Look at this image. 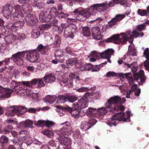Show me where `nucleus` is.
I'll list each match as a JSON object with an SVG mask.
<instances>
[{"label":"nucleus","instance_id":"f257e3e1","mask_svg":"<svg viewBox=\"0 0 149 149\" xmlns=\"http://www.w3.org/2000/svg\"><path fill=\"white\" fill-rule=\"evenodd\" d=\"M121 0H113V1L108 2L105 1L101 3L93 5L90 7L84 8L79 7L75 9L71 13V14L74 15L72 18H68V21L70 22H76L77 20L80 21H84L89 17L91 15H95L97 13V11L102 12L110 7H112L114 5V3L118 4Z\"/></svg>","mask_w":149,"mask_h":149},{"label":"nucleus","instance_id":"f03ea898","mask_svg":"<svg viewBox=\"0 0 149 149\" xmlns=\"http://www.w3.org/2000/svg\"><path fill=\"white\" fill-rule=\"evenodd\" d=\"M126 101L125 98H121L118 96H114L107 100L105 104L104 107L97 109L90 107L87 110L86 114L89 117H94L95 113H98L102 116L105 115L108 112H113L114 111H118L119 110L124 111L125 107L121 104Z\"/></svg>","mask_w":149,"mask_h":149},{"label":"nucleus","instance_id":"7ed1b4c3","mask_svg":"<svg viewBox=\"0 0 149 149\" xmlns=\"http://www.w3.org/2000/svg\"><path fill=\"white\" fill-rule=\"evenodd\" d=\"M26 55V59L31 63H38L40 58L39 54L36 50L23 51L13 55L12 58L14 62L18 65L24 64V59Z\"/></svg>","mask_w":149,"mask_h":149},{"label":"nucleus","instance_id":"20e7f679","mask_svg":"<svg viewBox=\"0 0 149 149\" xmlns=\"http://www.w3.org/2000/svg\"><path fill=\"white\" fill-rule=\"evenodd\" d=\"M138 31L137 29L134 30L132 32L128 31L125 33H120V36L119 34H116L107 39L106 41L107 42H111L119 44H123L128 40L130 43H132L134 38H137L139 36V33L137 32Z\"/></svg>","mask_w":149,"mask_h":149},{"label":"nucleus","instance_id":"39448f33","mask_svg":"<svg viewBox=\"0 0 149 149\" xmlns=\"http://www.w3.org/2000/svg\"><path fill=\"white\" fill-rule=\"evenodd\" d=\"M2 12L3 16L7 19L10 18L12 20H16L22 17V7L17 4H15L13 6L10 4H7L3 6L2 9Z\"/></svg>","mask_w":149,"mask_h":149},{"label":"nucleus","instance_id":"423d86ee","mask_svg":"<svg viewBox=\"0 0 149 149\" xmlns=\"http://www.w3.org/2000/svg\"><path fill=\"white\" fill-rule=\"evenodd\" d=\"M32 10V7L29 3H25L22 5V11L24 16L22 17L20 16V18L24 17L22 19L23 20L24 19L26 24L29 26L36 25L38 23L36 17L34 15L29 14Z\"/></svg>","mask_w":149,"mask_h":149},{"label":"nucleus","instance_id":"0eeeda50","mask_svg":"<svg viewBox=\"0 0 149 149\" xmlns=\"http://www.w3.org/2000/svg\"><path fill=\"white\" fill-rule=\"evenodd\" d=\"M24 21H17L12 23L9 21L6 22V24L0 30V38L1 36H5L8 34L10 31L15 32L17 30L21 29L24 25Z\"/></svg>","mask_w":149,"mask_h":149},{"label":"nucleus","instance_id":"6e6552de","mask_svg":"<svg viewBox=\"0 0 149 149\" xmlns=\"http://www.w3.org/2000/svg\"><path fill=\"white\" fill-rule=\"evenodd\" d=\"M131 115L130 111H127L126 114L123 112L116 113L108 120L107 123L108 125L111 127L113 125L116 126L117 123L119 121L130 122Z\"/></svg>","mask_w":149,"mask_h":149},{"label":"nucleus","instance_id":"1a4fd4ad","mask_svg":"<svg viewBox=\"0 0 149 149\" xmlns=\"http://www.w3.org/2000/svg\"><path fill=\"white\" fill-rule=\"evenodd\" d=\"M124 63L128 68H131L132 66V71L133 72V75L136 81H138L139 80L140 81H138V84L139 85H142L145 82L146 80L144 72L143 70H141L139 73H135L137 70V68L133 65H136V62H133L130 65L126 63Z\"/></svg>","mask_w":149,"mask_h":149},{"label":"nucleus","instance_id":"9d476101","mask_svg":"<svg viewBox=\"0 0 149 149\" xmlns=\"http://www.w3.org/2000/svg\"><path fill=\"white\" fill-rule=\"evenodd\" d=\"M31 113H35L36 112L35 109L30 108L27 110V108L23 106H17L15 107L13 109L10 110L9 112L7 113V115L8 116H13L14 115L16 114L17 116H20L23 113L27 111Z\"/></svg>","mask_w":149,"mask_h":149},{"label":"nucleus","instance_id":"9b49d317","mask_svg":"<svg viewBox=\"0 0 149 149\" xmlns=\"http://www.w3.org/2000/svg\"><path fill=\"white\" fill-rule=\"evenodd\" d=\"M76 26L74 24H70L66 26L64 28V36L65 38L69 37L71 38L74 37L73 33L77 32Z\"/></svg>","mask_w":149,"mask_h":149},{"label":"nucleus","instance_id":"f8f14e48","mask_svg":"<svg viewBox=\"0 0 149 149\" xmlns=\"http://www.w3.org/2000/svg\"><path fill=\"white\" fill-rule=\"evenodd\" d=\"M55 133L56 134L60 135L61 134L69 136L71 134L73 133V130L70 125L66 124L60 130H56Z\"/></svg>","mask_w":149,"mask_h":149},{"label":"nucleus","instance_id":"ddd939ff","mask_svg":"<svg viewBox=\"0 0 149 149\" xmlns=\"http://www.w3.org/2000/svg\"><path fill=\"white\" fill-rule=\"evenodd\" d=\"M88 101L85 98L81 97L78 101V102L73 104V108L74 109H80L85 108L88 107Z\"/></svg>","mask_w":149,"mask_h":149},{"label":"nucleus","instance_id":"4468645a","mask_svg":"<svg viewBox=\"0 0 149 149\" xmlns=\"http://www.w3.org/2000/svg\"><path fill=\"white\" fill-rule=\"evenodd\" d=\"M58 140L60 144L63 145L68 146V149H71L72 141L70 138L63 136H60Z\"/></svg>","mask_w":149,"mask_h":149},{"label":"nucleus","instance_id":"2eb2a0df","mask_svg":"<svg viewBox=\"0 0 149 149\" xmlns=\"http://www.w3.org/2000/svg\"><path fill=\"white\" fill-rule=\"evenodd\" d=\"M35 124L36 126L38 127H43L44 126H46L47 127H49L55 125V123L53 121L49 120H40L37 122L35 123Z\"/></svg>","mask_w":149,"mask_h":149},{"label":"nucleus","instance_id":"dca6fc26","mask_svg":"<svg viewBox=\"0 0 149 149\" xmlns=\"http://www.w3.org/2000/svg\"><path fill=\"white\" fill-rule=\"evenodd\" d=\"M92 35L95 39L99 40L102 38L101 35L100 29L98 27H93L91 29Z\"/></svg>","mask_w":149,"mask_h":149},{"label":"nucleus","instance_id":"f3484780","mask_svg":"<svg viewBox=\"0 0 149 149\" xmlns=\"http://www.w3.org/2000/svg\"><path fill=\"white\" fill-rule=\"evenodd\" d=\"M114 52V51L112 49H108L100 54V56L102 58H106L108 59V61L111 63V61L110 58L111 55H112Z\"/></svg>","mask_w":149,"mask_h":149},{"label":"nucleus","instance_id":"a211bd4d","mask_svg":"<svg viewBox=\"0 0 149 149\" xmlns=\"http://www.w3.org/2000/svg\"><path fill=\"white\" fill-rule=\"evenodd\" d=\"M125 17V14H118L116 16L109 22V25L110 27H112L113 25L117 24V22L121 20Z\"/></svg>","mask_w":149,"mask_h":149},{"label":"nucleus","instance_id":"6ab92c4d","mask_svg":"<svg viewBox=\"0 0 149 149\" xmlns=\"http://www.w3.org/2000/svg\"><path fill=\"white\" fill-rule=\"evenodd\" d=\"M25 133H27L26 131H22L19 132L20 135L19 136L21 138L20 140H22V141L26 143L27 145H29L32 143V141L30 137H26L25 135H24Z\"/></svg>","mask_w":149,"mask_h":149},{"label":"nucleus","instance_id":"aec40b11","mask_svg":"<svg viewBox=\"0 0 149 149\" xmlns=\"http://www.w3.org/2000/svg\"><path fill=\"white\" fill-rule=\"evenodd\" d=\"M58 80L59 83L61 86L67 85L69 87H71L73 85L72 80H70L66 77L61 78L59 79Z\"/></svg>","mask_w":149,"mask_h":149},{"label":"nucleus","instance_id":"412c9836","mask_svg":"<svg viewBox=\"0 0 149 149\" xmlns=\"http://www.w3.org/2000/svg\"><path fill=\"white\" fill-rule=\"evenodd\" d=\"M143 55L146 58L144 61V64L146 69L149 71V49L147 48L145 49L143 52Z\"/></svg>","mask_w":149,"mask_h":149},{"label":"nucleus","instance_id":"4be33fe9","mask_svg":"<svg viewBox=\"0 0 149 149\" xmlns=\"http://www.w3.org/2000/svg\"><path fill=\"white\" fill-rule=\"evenodd\" d=\"M8 34V33L6 34L5 36H4L5 37L4 39L6 44H12L15 41L16 38V36L13 34H9V35Z\"/></svg>","mask_w":149,"mask_h":149},{"label":"nucleus","instance_id":"5701e85b","mask_svg":"<svg viewBox=\"0 0 149 149\" xmlns=\"http://www.w3.org/2000/svg\"><path fill=\"white\" fill-rule=\"evenodd\" d=\"M55 55L56 58L58 59L59 62L62 63L63 62L64 59L63 57V54L62 50L57 49L55 53Z\"/></svg>","mask_w":149,"mask_h":149},{"label":"nucleus","instance_id":"b1692460","mask_svg":"<svg viewBox=\"0 0 149 149\" xmlns=\"http://www.w3.org/2000/svg\"><path fill=\"white\" fill-rule=\"evenodd\" d=\"M44 81L46 83H52L54 82L56 78L52 73L46 74L44 77Z\"/></svg>","mask_w":149,"mask_h":149},{"label":"nucleus","instance_id":"393cba45","mask_svg":"<svg viewBox=\"0 0 149 149\" xmlns=\"http://www.w3.org/2000/svg\"><path fill=\"white\" fill-rule=\"evenodd\" d=\"M51 18V15L47 12L41 13L39 15V19L42 22H49V19Z\"/></svg>","mask_w":149,"mask_h":149},{"label":"nucleus","instance_id":"a878e982","mask_svg":"<svg viewBox=\"0 0 149 149\" xmlns=\"http://www.w3.org/2000/svg\"><path fill=\"white\" fill-rule=\"evenodd\" d=\"M70 113L72 116L75 118H77L80 116H81L85 114L84 113L81 111L80 109H74L72 108Z\"/></svg>","mask_w":149,"mask_h":149},{"label":"nucleus","instance_id":"bb28decb","mask_svg":"<svg viewBox=\"0 0 149 149\" xmlns=\"http://www.w3.org/2000/svg\"><path fill=\"white\" fill-rule=\"evenodd\" d=\"M118 75L121 77L122 78H126L127 79L129 82L130 84H132L133 83L134 80L132 77L131 74L128 73L126 74H124L122 73H120L118 74Z\"/></svg>","mask_w":149,"mask_h":149},{"label":"nucleus","instance_id":"cd10ccee","mask_svg":"<svg viewBox=\"0 0 149 149\" xmlns=\"http://www.w3.org/2000/svg\"><path fill=\"white\" fill-rule=\"evenodd\" d=\"M97 52L95 51H93L91 52L90 55L88 56V58L90 59V61L95 62L96 61L97 59L99 58L100 55V54Z\"/></svg>","mask_w":149,"mask_h":149},{"label":"nucleus","instance_id":"c85d7f7f","mask_svg":"<svg viewBox=\"0 0 149 149\" xmlns=\"http://www.w3.org/2000/svg\"><path fill=\"white\" fill-rule=\"evenodd\" d=\"M32 6L36 7L39 9H41L44 8L45 3L43 1H41L39 0H34Z\"/></svg>","mask_w":149,"mask_h":149},{"label":"nucleus","instance_id":"c756f323","mask_svg":"<svg viewBox=\"0 0 149 149\" xmlns=\"http://www.w3.org/2000/svg\"><path fill=\"white\" fill-rule=\"evenodd\" d=\"M128 56H135L136 55V51L135 47L134 46L133 44L132 43L129 46L128 51L127 53Z\"/></svg>","mask_w":149,"mask_h":149},{"label":"nucleus","instance_id":"7c9ffc66","mask_svg":"<svg viewBox=\"0 0 149 149\" xmlns=\"http://www.w3.org/2000/svg\"><path fill=\"white\" fill-rule=\"evenodd\" d=\"M57 98V97L55 95L52 96L48 95L45 97L44 100L46 103L51 104L55 101Z\"/></svg>","mask_w":149,"mask_h":149},{"label":"nucleus","instance_id":"2f4dec72","mask_svg":"<svg viewBox=\"0 0 149 149\" xmlns=\"http://www.w3.org/2000/svg\"><path fill=\"white\" fill-rule=\"evenodd\" d=\"M13 91L11 89L5 88V90L4 91L0 96V98L2 99L3 98H7L10 97Z\"/></svg>","mask_w":149,"mask_h":149},{"label":"nucleus","instance_id":"473e14b6","mask_svg":"<svg viewBox=\"0 0 149 149\" xmlns=\"http://www.w3.org/2000/svg\"><path fill=\"white\" fill-rule=\"evenodd\" d=\"M13 129V127L11 125H8L5 127L3 129V132L4 134L9 135L10 136L12 134V132H11L12 130Z\"/></svg>","mask_w":149,"mask_h":149},{"label":"nucleus","instance_id":"72a5a7b5","mask_svg":"<svg viewBox=\"0 0 149 149\" xmlns=\"http://www.w3.org/2000/svg\"><path fill=\"white\" fill-rule=\"evenodd\" d=\"M20 83L21 82H18L16 81L13 80L10 83V87L12 89H14L18 86L19 88L18 89L19 90L18 91L20 92L22 89V87L20 85Z\"/></svg>","mask_w":149,"mask_h":149},{"label":"nucleus","instance_id":"f704fd0d","mask_svg":"<svg viewBox=\"0 0 149 149\" xmlns=\"http://www.w3.org/2000/svg\"><path fill=\"white\" fill-rule=\"evenodd\" d=\"M57 98V100L56 102L57 104H63L67 101V96L59 95Z\"/></svg>","mask_w":149,"mask_h":149},{"label":"nucleus","instance_id":"c9c22d12","mask_svg":"<svg viewBox=\"0 0 149 149\" xmlns=\"http://www.w3.org/2000/svg\"><path fill=\"white\" fill-rule=\"evenodd\" d=\"M91 127L88 122L86 121L82 122L80 126L81 129L83 131H86Z\"/></svg>","mask_w":149,"mask_h":149},{"label":"nucleus","instance_id":"e433bc0d","mask_svg":"<svg viewBox=\"0 0 149 149\" xmlns=\"http://www.w3.org/2000/svg\"><path fill=\"white\" fill-rule=\"evenodd\" d=\"M66 64L68 65L72 66L74 65L77 67V60L76 58H74L67 60L66 62Z\"/></svg>","mask_w":149,"mask_h":149},{"label":"nucleus","instance_id":"4c0bfd02","mask_svg":"<svg viewBox=\"0 0 149 149\" xmlns=\"http://www.w3.org/2000/svg\"><path fill=\"white\" fill-rule=\"evenodd\" d=\"M70 78L72 79H74L76 84L79 85L81 80L79 79V76L73 73H71L69 75Z\"/></svg>","mask_w":149,"mask_h":149},{"label":"nucleus","instance_id":"58836bf2","mask_svg":"<svg viewBox=\"0 0 149 149\" xmlns=\"http://www.w3.org/2000/svg\"><path fill=\"white\" fill-rule=\"evenodd\" d=\"M33 92L30 89H26L25 90L23 89V88H22V89L20 92L17 91V93L18 94L19 93H22L24 94V95H26L28 96H31V95L33 93Z\"/></svg>","mask_w":149,"mask_h":149},{"label":"nucleus","instance_id":"ea45409f","mask_svg":"<svg viewBox=\"0 0 149 149\" xmlns=\"http://www.w3.org/2000/svg\"><path fill=\"white\" fill-rule=\"evenodd\" d=\"M82 32L83 35L87 37L89 36L91 34L90 29L88 27H85L83 28Z\"/></svg>","mask_w":149,"mask_h":149},{"label":"nucleus","instance_id":"a19ab883","mask_svg":"<svg viewBox=\"0 0 149 149\" xmlns=\"http://www.w3.org/2000/svg\"><path fill=\"white\" fill-rule=\"evenodd\" d=\"M32 38H38L40 35V33L39 30L36 29H33L31 33Z\"/></svg>","mask_w":149,"mask_h":149},{"label":"nucleus","instance_id":"79ce46f5","mask_svg":"<svg viewBox=\"0 0 149 149\" xmlns=\"http://www.w3.org/2000/svg\"><path fill=\"white\" fill-rule=\"evenodd\" d=\"M47 49V47L43 46L42 44L39 45L37 48V50L42 54H45Z\"/></svg>","mask_w":149,"mask_h":149},{"label":"nucleus","instance_id":"37998d69","mask_svg":"<svg viewBox=\"0 0 149 149\" xmlns=\"http://www.w3.org/2000/svg\"><path fill=\"white\" fill-rule=\"evenodd\" d=\"M57 9L55 7L52 8L50 11V14L52 17H54L57 16L58 13Z\"/></svg>","mask_w":149,"mask_h":149},{"label":"nucleus","instance_id":"c03bdc74","mask_svg":"<svg viewBox=\"0 0 149 149\" xmlns=\"http://www.w3.org/2000/svg\"><path fill=\"white\" fill-rule=\"evenodd\" d=\"M55 26L54 29L55 31H58V33L60 34L63 31L64 28L65 27V24L62 23L61 24V26L60 27L58 26H56V25Z\"/></svg>","mask_w":149,"mask_h":149},{"label":"nucleus","instance_id":"a18cd8bd","mask_svg":"<svg viewBox=\"0 0 149 149\" xmlns=\"http://www.w3.org/2000/svg\"><path fill=\"white\" fill-rule=\"evenodd\" d=\"M50 25L49 24H43L39 26L38 29L39 30L43 31L50 28Z\"/></svg>","mask_w":149,"mask_h":149},{"label":"nucleus","instance_id":"49530a36","mask_svg":"<svg viewBox=\"0 0 149 149\" xmlns=\"http://www.w3.org/2000/svg\"><path fill=\"white\" fill-rule=\"evenodd\" d=\"M73 136L74 139L77 141L80 139L81 136L79 130H76L73 132Z\"/></svg>","mask_w":149,"mask_h":149},{"label":"nucleus","instance_id":"de8ad7c7","mask_svg":"<svg viewBox=\"0 0 149 149\" xmlns=\"http://www.w3.org/2000/svg\"><path fill=\"white\" fill-rule=\"evenodd\" d=\"M8 141V138L4 135H2L0 138V142L1 145L6 144Z\"/></svg>","mask_w":149,"mask_h":149},{"label":"nucleus","instance_id":"09e8293b","mask_svg":"<svg viewBox=\"0 0 149 149\" xmlns=\"http://www.w3.org/2000/svg\"><path fill=\"white\" fill-rule=\"evenodd\" d=\"M49 22L50 23L49 24L51 26H56L58 22V20L56 19L54 17H52L51 16V18H50Z\"/></svg>","mask_w":149,"mask_h":149},{"label":"nucleus","instance_id":"8fccbe9b","mask_svg":"<svg viewBox=\"0 0 149 149\" xmlns=\"http://www.w3.org/2000/svg\"><path fill=\"white\" fill-rule=\"evenodd\" d=\"M77 100V97L74 95H67V101L73 103Z\"/></svg>","mask_w":149,"mask_h":149},{"label":"nucleus","instance_id":"3c124183","mask_svg":"<svg viewBox=\"0 0 149 149\" xmlns=\"http://www.w3.org/2000/svg\"><path fill=\"white\" fill-rule=\"evenodd\" d=\"M61 42V39L60 36L57 35H56L55 37L54 45H55V47L59 46V44Z\"/></svg>","mask_w":149,"mask_h":149},{"label":"nucleus","instance_id":"603ef678","mask_svg":"<svg viewBox=\"0 0 149 149\" xmlns=\"http://www.w3.org/2000/svg\"><path fill=\"white\" fill-rule=\"evenodd\" d=\"M138 14L142 16H147V12L146 10L138 9L137 10Z\"/></svg>","mask_w":149,"mask_h":149},{"label":"nucleus","instance_id":"864d4df0","mask_svg":"<svg viewBox=\"0 0 149 149\" xmlns=\"http://www.w3.org/2000/svg\"><path fill=\"white\" fill-rule=\"evenodd\" d=\"M91 88L87 87H81L80 88H76L75 89L76 91L79 92H82L87 91L89 90Z\"/></svg>","mask_w":149,"mask_h":149},{"label":"nucleus","instance_id":"5fc2aeb1","mask_svg":"<svg viewBox=\"0 0 149 149\" xmlns=\"http://www.w3.org/2000/svg\"><path fill=\"white\" fill-rule=\"evenodd\" d=\"M26 127H30L32 128V125L33 124L32 121L29 119H27L24 121Z\"/></svg>","mask_w":149,"mask_h":149},{"label":"nucleus","instance_id":"6e6d98bb","mask_svg":"<svg viewBox=\"0 0 149 149\" xmlns=\"http://www.w3.org/2000/svg\"><path fill=\"white\" fill-rule=\"evenodd\" d=\"M43 134L47 136L48 137H51L53 135V132L52 131L45 130L42 132Z\"/></svg>","mask_w":149,"mask_h":149},{"label":"nucleus","instance_id":"4d7b16f0","mask_svg":"<svg viewBox=\"0 0 149 149\" xmlns=\"http://www.w3.org/2000/svg\"><path fill=\"white\" fill-rule=\"evenodd\" d=\"M43 81H44V77L42 78L38 79V87L39 88L45 86Z\"/></svg>","mask_w":149,"mask_h":149},{"label":"nucleus","instance_id":"13d9d810","mask_svg":"<svg viewBox=\"0 0 149 149\" xmlns=\"http://www.w3.org/2000/svg\"><path fill=\"white\" fill-rule=\"evenodd\" d=\"M84 66H86V64L84 65L83 63L80 62L78 63L76 67L80 68L81 71H84L86 70V67H84Z\"/></svg>","mask_w":149,"mask_h":149},{"label":"nucleus","instance_id":"bf43d9fd","mask_svg":"<svg viewBox=\"0 0 149 149\" xmlns=\"http://www.w3.org/2000/svg\"><path fill=\"white\" fill-rule=\"evenodd\" d=\"M31 97L32 98L34 101L36 102L38 101V93H33Z\"/></svg>","mask_w":149,"mask_h":149},{"label":"nucleus","instance_id":"052dcab7","mask_svg":"<svg viewBox=\"0 0 149 149\" xmlns=\"http://www.w3.org/2000/svg\"><path fill=\"white\" fill-rule=\"evenodd\" d=\"M146 27L145 24L138 25L137 26V29L139 31H141L145 29Z\"/></svg>","mask_w":149,"mask_h":149},{"label":"nucleus","instance_id":"680f3d73","mask_svg":"<svg viewBox=\"0 0 149 149\" xmlns=\"http://www.w3.org/2000/svg\"><path fill=\"white\" fill-rule=\"evenodd\" d=\"M57 142L53 140L50 141L49 142L50 145L53 147H56Z\"/></svg>","mask_w":149,"mask_h":149},{"label":"nucleus","instance_id":"e2e57ef3","mask_svg":"<svg viewBox=\"0 0 149 149\" xmlns=\"http://www.w3.org/2000/svg\"><path fill=\"white\" fill-rule=\"evenodd\" d=\"M25 123L24 121H23L18 123L17 125L18 128L21 129L26 127Z\"/></svg>","mask_w":149,"mask_h":149},{"label":"nucleus","instance_id":"0e129e2a","mask_svg":"<svg viewBox=\"0 0 149 149\" xmlns=\"http://www.w3.org/2000/svg\"><path fill=\"white\" fill-rule=\"evenodd\" d=\"M85 67H86V70L90 71L92 70L93 65L90 63H86V66H84Z\"/></svg>","mask_w":149,"mask_h":149},{"label":"nucleus","instance_id":"69168bd1","mask_svg":"<svg viewBox=\"0 0 149 149\" xmlns=\"http://www.w3.org/2000/svg\"><path fill=\"white\" fill-rule=\"evenodd\" d=\"M116 74L114 72H109L106 74V76L108 77H111L116 76Z\"/></svg>","mask_w":149,"mask_h":149},{"label":"nucleus","instance_id":"338daca9","mask_svg":"<svg viewBox=\"0 0 149 149\" xmlns=\"http://www.w3.org/2000/svg\"><path fill=\"white\" fill-rule=\"evenodd\" d=\"M68 16V14H66L64 13H63L61 12L60 13L59 12L58 13V15L57 16H58L59 18H65L67 17Z\"/></svg>","mask_w":149,"mask_h":149},{"label":"nucleus","instance_id":"774afa93","mask_svg":"<svg viewBox=\"0 0 149 149\" xmlns=\"http://www.w3.org/2000/svg\"><path fill=\"white\" fill-rule=\"evenodd\" d=\"M11 141L15 145H20L22 144V141L19 140H16L15 139H12Z\"/></svg>","mask_w":149,"mask_h":149}]
</instances>
